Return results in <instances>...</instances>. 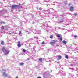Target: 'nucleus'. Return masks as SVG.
Returning <instances> with one entry per match:
<instances>
[{"mask_svg": "<svg viewBox=\"0 0 78 78\" xmlns=\"http://www.w3.org/2000/svg\"><path fill=\"white\" fill-rule=\"evenodd\" d=\"M34 39H38V37L37 36H35L34 37Z\"/></svg>", "mask_w": 78, "mask_h": 78, "instance_id": "15", "label": "nucleus"}, {"mask_svg": "<svg viewBox=\"0 0 78 78\" xmlns=\"http://www.w3.org/2000/svg\"><path fill=\"white\" fill-rule=\"evenodd\" d=\"M2 51L3 53H5V55H6L9 54L10 51L9 50H7L6 48L5 47L2 48Z\"/></svg>", "mask_w": 78, "mask_h": 78, "instance_id": "1", "label": "nucleus"}, {"mask_svg": "<svg viewBox=\"0 0 78 78\" xmlns=\"http://www.w3.org/2000/svg\"><path fill=\"white\" fill-rule=\"evenodd\" d=\"M40 31H40V30H38L37 31V32H38V33H37V34H38L39 33Z\"/></svg>", "mask_w": 78, "mask_h": 78, "instance_id": "14", "label": "nucleus"}, {"mask_svg": "<svg viewBox=\"0 0 78 78\" xmlns=\"http://www.w3.org/2000/svg\"><path fill=\"white\" fill-rule=\"evenodd\" d=\"M18 44L17 45L19 47H21V44H20V41L18 42Z\"/></svg>", "mask_w": 78, "mask_h": 78, "instance_id": "7", "label": "nucleus"}, {"mask_svg": "<svg viewBox=\"0 0 78 78\" xmlns=\"http://www.w3.org/2000/svg\"><path fill=\"white\" fill-rule=\"evenodd\" d=\"M44 13L45 14H47V12H48V10H47V11H45V10H44Z\"/></svg>", "mask_w": 78, "mask_h": 78, "instance_id": "11", "label": "nucleus"}, {"mask_svg": "<svg viewBox=\"0 0 78 78\" xmlns=\"http://www.w3.org/2000/svg\"><path fill=\"white\" fill-rule=\"evenodd\" d=\"M55 16V17H56L57 18L59 17V16H58L57 14H56Z\"/></svg>", "mask_w": 78, "mask_h": 78, "instance_id": "17", "label": "nucleus"}, {"mask_svg": "<svg viewBox=\"0 0 78 78\" xmlns=\"http://www.w3.org/2000/svg\"><path fill=\"white\" fill-rule=\"evenodd\" d=\"M36 46H34L33 47V49H34V48H36Z\"/></svg>", "mask_w": 78, "mask_h": 78, "instance_id": "31", "label": "nucleus"}, {"mask_svg": "<svg viewBox=\"0 0 78 78\" xmlns=\"http://www.w3.org/2000/svg\"><path fill=\"white\" fill-rule=\"evenodd\" d=\"M54 58V57H52V58Z\"/></svg>", "mask_w": 78, "mask_h": 78, "instance_id": "39", "label": "nucleus"}, {"mask_svg": "<svg viewBox=\"0 0 78 78\" xmlns=\"http://www.w3.org/2000/svg\"><path fill=\"white\" fill-rule=\"evenodd\" d=\"M39 59H42V58H40Z\"/></svg>", "mask_w": 78, "mask_h": 78, "instance_id": "40", "label": "nucleus"}, {"mask_svg": "<svg viewBox=\"0 0 78 78\" xmlns=\"http://www.w3.org/2000/svg\"><path fill=\"white\" fill-rule=\"evenodd\" d=\"M59 40H60V41H62V37H60L59 38Z\"/></svg>", "mask_w": 78, "mask_h": 78, "instance_id": "13", "label": "nucleus"}, {"mask_svg": "<svg viewBox=\"0 0 78 78\" xmlns=\"http://www.w3.org/2000/svg\"><path fill=\"white\" fill-rule=\"evenodd\" d=\"M57 57H58V58H59V59H61V58H62V57L60 55H58L57 56Z\"/></svg>", "mask_w": 78, "mask_h": 78, "instance_id": "12", "label": "nucleus"}, {"mask_svg": "<svg viewBox=\"0 0 78 78\" xmlns=\"http://www.w3.org/2000/svg\"><path fill=\"white\" fill-rule=\"evenodd\" d=\"M62 42L63 43V44H66L67 43V41L65 40H63L62 41Z\"/></svg>", "mask_w": 78, "mask_h": 78, "instance_id": "10", "label": "nucleus"}, {"mask_svg": "<svg viewBox=\"0 0 78 78\" xmlns=\"http://www.w3.org/2000/svg\"><path fill=\"white\" fill-rule=\"evenodd\" d=\"M16 8H22V7H20L19 5H15L12 6V10L13 9H16Z\"/></svg>", "mask_w": 78, "mask_h": 78, "instance_id": "2", "label": "nucleus"}, {"mask_svg": "<svg viewBox=\"0 0 78 78\" xmlns=\"http://www.w3.org/2000/svg\"><path fill=\"white\" fill-rule=\"evenodd\" d=\"M77 15H78V14H76L75 13H74V15L75 16H77Z\"/></svg>", "mask_w": 78, "mask_h": 78, "instance_id": "28", "label": "nucleus"}, {"mask_svg": "<svg viewBox=\"0 0 78 78\" xmlns=\"http://www.w3.org/2000/svg\"><path fill=\"white\" fill-rule=\"evenodd\" d=\"M5 44V43L4 42V41H2L1 42V44L2 45H3Z\"/></svg>", "mask_w": 78, "mask_h": 78, "instance_id": "9", "label": "nucleus"}, {"mask_svg": "<svg viewBox=\"0 0 78 78\" xmlns=\"http://www.w3.org/2000/svg\"><path fill=\"white\" fill-rule=\"evenodd\" d=\"M33 44V43H30V44Z\"/></svg>", "mask_w": 78, "mask_h": 78, "instance_id": "43", "label": "nucleus"}, {"mask_svg": "<svg viewBox=\"0 0 78 78\" xmlns=\"http://www.w3.org/2000/svg\"><path fill=\"white\" fill-rule=\"evenodd\" d=\"M19 34H22V33L21 32V31H20V32Z\"/></svg>", "mask_w": 78, "mask_h": 78, "instance_id": "30", "label": "nucleus"}, {"mask_svg": "<svg viewBox=\"0 0 78 78\" xmlns=\"http://www.w3.org/2000/svg\"><path fill=\"white\" fill-rule=\"evenodd\" d=\"M16 78H18V76L16 77Z\"/></svg>", "mask_w": 78, "mask_h": 78, "instance_id": "44", "label": "nucleus"}, {"mask_svg": "<svg viewBox=\"0 0 78 78\" xmlns=\"http://www.w3.org/2000/svg\"><path fill=\"white\" fill-rule=\"evenodd\" d=\"M27 34H30V33H31V32L28 31H27Z\"/></svg>", "mask_w": 78, "mask_h": 78, "instance_id": "26", "label": "nucleus"}, {"mask_svg": "<svg viewBox=\"0 0 78 78\" xmlns=\"http://www.w3.org/2000/svg\"><path fill=\"white\" fill-rule=\"evenodd\" d=\"M1 28L2 30H3V29H4V26H2L1 27Z\"/></svg>", "mask_w": 78, "mask_h": 78, "instance_id": "21", "label": "nucleus"}, {"mask_svg": "<svg viewBox=\"0 0 78 78\" xmlns=\"http://www.w3.org/2000/svg\"><path fill=\"white\" fill-rule=\"evenodd\" d=\"M2 12H3V10L0 11V13H2Z\"/></svg>", "mask_w": 78, "mask_h": 78, "instance_id": "32", "label": "nucleus"}, {"mask_svg": "<svg viewBox=\"0 0 78 78\" xmlns=\"http://www.w3.org/2000/svg\"><path fill=\"white\" fill-rule=\"evenodd\" d=\"M74 37H77V36H76V35H75V36H74Z\"/></svg>", "mask_w": 78, "mask_h": 78, "instance_id": "33", "label": "nucleus"}, {"mask_svg": "<svg viewBox=\"0 0 78 78\" xmlns=\"http://www.w3.org/2000/svg\"><path fill=\"white\" fill-rule=\"evenodd\" d=\"M33 29H29V31H31H31H32V30Z\"/></svg>", "mask_w": 78, "mask_h": 78, "instance_id": "25", "label": "nucleus"}, {"mask_svg": "<svg viewBox=\"0 0 78 78\" xmlns=\"http://www.w3.org/2000/svg\"><path fill=\"white\" fill-rule=\"evenodd\" d=\"M63 22V21H60V22Z\"/></svg>", "mask_w": 78, "mask_h": 78, "instance_id": "36", "label": "nucleus"}, {"mask_svg": "<svg viewBox=\"0 0 78 78\" xmlns=\"http://www.w3.org/2000/svg\"><path fill=\"white\" fill-rule=\"evenodd\" d=\"M55 51H56V50H55Z\"/></svg>", "mask_w": 78, "mask_h": 78, "instance_id": "45", "label": "nucleus"}, {"mask_svg": "<svg viewBox=\"0 0 78 78\" xmlns=\"http://www.w3.org/2000/svg\"><path fill=\"white\" fill-rule=\"evenodd\" d=\"M8 11L7 10H5V12H7Z\"/></svg>", "mask_w": 78, "mask_h": 78, "instance_id": "41", "label": "nucleus"}, {"mask_svg": "<svg viewBox=\"0 0 78 78\" xmlns=\"http://www.w3.org/2000/svg\"><path fill=\"white\" fill-rule=\"evenodd\" d=\"M3 75H4V77H6L8 76V75L5 73H3Z\"/></svg>", "mask_w": 78, "mask_h": 78, "instance_id": "8", "label": "nucleus"}, {"mask_svg": "<svg viewBox=\"0 0 78 78\" xmlns=\"http://www.w3.org/2000/svg\"><path fill=\"white\" fill-rule=\"evenodd\" d=\"M23 52L24 53V52H26V50L24 49H23Z\"/></svg>", "mask_w": 78, "mask_h": 78, "instance_id": "19", "label": "nucleus"}, {"mask_svg": "<svg viewBox=\"0 0 78 78\" xmlns=\"http://www.w3.org/2000/svg\"><path fill=\"white\" fill-rule=\"evenodd\" d=\"M50 38H51V39H52V38H53V36H51L50 37Z\"/></svg>", "mask_w": 78, "mask_h": 78, "instance_id": "29", "label": "nucleus"}, {"mask_svg": "<svg viewBox=\"0 0 78 78\" xmlns=\"http://www.w3.org/2000/svg\"><path fill=\"white\" fill-rule=\"evenodd\" d=\"M69 14H70V13H69Z\"/></svg>", "mask_w": 78, "mask_h": 78, "instance_id": "48", "label": "nucleus"}, {"mask_svg": "<svg viewBox=\"0 0 78 78\" xmlns=\"http://www.w3.org/2000/svg\"><path fill=\"white\" fill-rule=\"evenodd\" d=\"M39 9L40 11H42V8H41V7L39 8Z\"/></svg>", "mask_w": 78, "mask_h": 78, "instance_id": "23", "label": "nucleus"}, {"mask_svg": "<svg viewBox=\"0 0 78 78\" xmlns=\"http://www.w3.org/2000/svg\"><path fill=\"white\" fill-rule=\"evenodd\" d=\"M37 41H39V40H37Z\"/></svg>", "mask_w": 78, "mask_h": 78, "instance_id": "42", "label": "nucleus"}, {"mask_svg": "<svg viewBox=\"0 0 78 78\" xmlns=\"http://www.w3.org/2000/svg\"><path fill=\"white\" fill-rule=\"evenodd\" d=\"M73 7H71L69 8V10L70 11H73Z\"/></svg>", "mask_w": 78, "mask_h": 78, "instance_id": "6", "label": "nucleus"}, {"mask_svg": "<svg viewBox=\"0 0 78 78\" xmlns=\"http://www.w3.org/2000/svg\"><path fill=\"white\" fill-rule=\"evenodd\" d=\"M6 72V70L5 69H3L2 70V73H5Z\"/></svg>", "mask_w": 78, "mask_h": 78, "instance_id": "5", "label": "nucleus"}, {"mask_svg": "<svg viewBox=\"0 0 78 78\" xmlns=\"http://www.w3.org/2000/svg\"><path fill=\"white\" fill-rule=\"evenodd\" d=\"M52 10H53V11H54V9H52Z\"/></svg>", "mask_w": 78, "mask_h": 78, "instance_id": "46", "label": "nucleus"}, {"mask_svg": "<svg viewBox=\"0 0 78 78\" xmlns=\"http://www.w3.org/2000/svg\"><path fill=\"white\" fill-rule=\"evenodd\" d=\"M19 11H20V10H19Z\"/></svg>", "mask_w": 78, "mask_h": 78, "instance_id": "47", "label": "nucleus"}, {"mask_svg": "<svg viewBox=\"0 0 78 78\" xmlns=\"http://www.w3.org/2000/svg\"><path fill=\"white\" fill-rule=\"evenodd\" d=\"M23 64H24L23 63H20V65H21V66H23Z\"/></svg>", "mask_w": 78, "mask_h": 78, "instance_id": "24", "label": "nucleus"}, {"mask_svg": "<svg viewBox=\"0 0 78 78\" xmlns=\"http://www.w3.org/2000/svg\"><path fill=\"white\" fill-rule=\"evenodd\" d=\"M35 23L34 22H33V23H33V24H34V23Z\"/></svg>", "mask_w": 78, "mask_h": 78, "instance_id": "34", "label": "nucleus"}, {"mask_svg": "<svg viewBox=\"0 0 78 78\" xmlns=\"http://www.w3.org/2000/svg\"><path fill=\"white\" fill-rule=\"evenodd\" d=\"M5 23L4 22H0V24H4Z\"/></svg>", "mask_w": 78, "mask_h": 78, "instance_id": "16", "label": "nucleus"}, {"mask_svg": "<svg viewBox=\"0 0 78 78\" xmlns=\"http://www.w3.org/2000/svg\"><path fill=\"white\" fill-rule=\"evenodd\" d=\"M70 31H72V30H71V31H70V30H69V32H70Z\"/></svg>", "mask_w": 78, "mask_h": 78, "instance_id": "37", "label": "nucleus"}, {"mask_svg": "<svg viewBox=\"0 0 78 78\" xmlns=\"http://www.w3.org/2000/svg\"><path fill=\"white\" fill-rule=\"evenodd\" d=\"M32 32L35 34H37V33H38V32H37V30H36L35 29H32Z\"/></svg>", "mask_w": 78, "mask_h": 78, "instance_id": "4", "label": "nucleus"}, {"mask_svg": "<svg viewBox=\"0 0 78 78\" xmlns=\"http://www.w3.org/2000/svg\"><path fill=\"white\" fill-rule=\"evenodd\" d=\"M65 58H66L67 59H68V55H66L65 56Z\"/></svg>", "mask_w": 78, "mask_h": 78, "instance_id": "20", "label": "nucleus"}, {"mask_svg": "<svg viewBox=\"0 0 78 78\" xmlns=\"http://www.w3.org/2000/svg\"><path fill=\"white\" fill-rule=\"evenodd\" d=\"M57 37H60V35H59V34H58V35H57Z\"/></svg>", "mask_w": 78, "mask_h": 78, "instance_id": "18", "label": "nucleus"}, {"mask_svg": "<svg viewBox=\"0 0 78 78\" xmlns=\"http://www.w3.org/2000/svg\"><path fill=\"white\" fill-rule=\"evenodd\" d=\"M37 78H41V77H37Z\"/></svg>", "mask_w": 78, "mask_h": 78, "instance_id": "35", "label": "nucleus"}, {"mask_svg": "<svg viewBox=\"0 0 78 78\" xmlns=\"http://www.w3.org/2000/svg\"><path fill=\"white\" fill-rule=\"evenodd\" d=\"M42 59H39V61H41V62H42Z\"/></svg>", "mask_w": 78, "mask_h": 78, "instance_id": "27", "label": "nucleus"}, {"mask_svg": "<svg viewBox=\"0 0 78 78\" xmlns=\"http://www.w3.org/2000/svg\"><path fill=\"white\" fill-rule=\"evenodd\" d=\"M58 42V40H56L55 41V40H52L50 42V44L51 45H53L55 44L56 42Z\"/></svg>", "mask_w": 78, "mask_h": 78, "instance_id": "3", "label": "nucleus"}, {"mask_svg": "<svg viewBox=\"0 0 78 78\" xmlns=\"http://www.w3.org/2000/svg\"><path fill=\"white\" fill-rule=\"evenodd\" d=\"M42 45H44V44H45V42H44V41H43V42H42Z\"/></svg>", "mask_w": 78, "mask_h": 78, "instance_id": "22", "label": "nucleus"}, {"mask_svg": "<svg viewBox=\"0 0 78 78\" xmlns=\"http://www.w3.org/2000/svg\"><path fill=\"white\" fill-rule=\"evenodd\" d=\"M70 5H71L70 4H69V6H70Z\"/></svg>", "mask_w": 78, "mask_h": 78, "instance_id": "38", "label": "nucleus"}]
</instances>
